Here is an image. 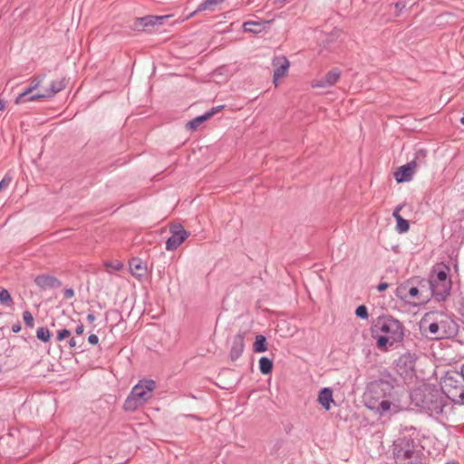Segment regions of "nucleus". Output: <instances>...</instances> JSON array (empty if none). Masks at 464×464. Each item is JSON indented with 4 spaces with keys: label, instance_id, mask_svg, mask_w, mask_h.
Wrapping results in <instances>:
<instances>
[{
    "label": "nucleus",
    "instance_id": "obj_1",
    "mask_svg": "<svg viewBox=\"0 0 464 464\" xmlns=\"http://www.w3.org/2000/svg\"><path fill=\"white\" fill-rule=\"evenodd\" d=\"M372 336L376 339L377 347L386 350L387 346H392L403 340V325L392 316L379 317L372 327Z\"/></svg>",
    "mask_w": 464,
    "mask_h": 464
},
{
    "label": "nucleus",
    "instance_id": "obj_2",
    "mask_svg": "<svg viewBox=\"0 0 464 464\" xmlns=\"http://www.w3.org/2000/svg\"><path fill=\"white\" fill-rule=\"evenodd\" d=\"M393 454L397 464H423V449L418 440L411 438L399 439Z\"/></svg>",
    "mask_w": 464,
    "mask_h": 464
},
{
    "label": "nucleus",
    "instance_id": "obj_3",
    "mask_svg": "<svg viewBox=\"0 0 464 464\" xmlns=\"http://www.w3.org/2000/svg\"><path fill=\"white\" fill-rule=\"evenodd\" d=\"M445 397L443 392L433 389L416 391L412 394V398L417 401L416 404L432 417H437L444 412V409L449 405Z\"/></svg>",
    "mask_w": 464,
    "mask_h": 464
},
{
    "label": "nucleus",
    "instance_id": "obj_4",
    "mask_svg": "<svg viewBox=\"0 0 464 464\" xmlns=\"http://www.w3.org/2000/svg\"><path fill=\"white\" fill-rule=\"evenodd\" d=\"M435 315L436 318L430 322V314H426L420 323V328L426 331V324H428L427 330L430 334L431 338L438 340L450 338L456 334L458 326L450 317L438 314Z\"/></svg>",
    "mask_w": 464,
    "mask_h": 464
},
{
    "label": "nucleus",
    "instance_id": "obj_5",
    "mask_svg": "<svg viewBox=\"0 0 464 464\" xmlns=\"http://www.w3.org/2000/svg\"><path fill=\"white\" fill-rule=\"evenodd\" d=\"M156 382L150 379L140 380L126 398L123 409L126 411H135L142 407L152 397Z\"/></svg>",
    "mask_w": 464,
    "mask_h": 464
},
{
    "label": "nucleus",
    "instance_id": "obj_6",
    "mask_svg": "<svg viewBox=\"0 0 464 464\" xmlns=\"http://www.w3.org/2000/svg\"><path fill=\"white\" fill-rule=\"evenodd\" d=\"M441 391L451 401L464 404V377L460 372H448L441 381Z\"/></svg>",
    "mask_w": 464,
    "mask_h": 464
},
{
    "label": "nucleus",
    "instance_id": "obj_7",
    "mask_svg": "<svg viewBox=\"0 0 464 464\" xmlns=\"http://www.w3.org/2000/svg\"><path fill=\"white\" fill-rule=\"evenodd\" d=\"M393 390L392 385L383 380H378L375 382H372L368 386V392L366 396H369L371 399L374 401V402H377V401L381 398H386L387 396H390Z\"/></svg>",
    "mask_w": 464,
    "mask_h": 464
},
{
    "label": "nucleus",
    "instance_id": "obj_8",
    "mask_svg": "<svg viewBox=\"0 0 464 464\" xmlns=\"http://www.w3.org/2000/svg\"><path fill=\"white\" fill-rule=\"evenodd\" d=\"M171 237L166 241L168 251L176 250L188 237V233L180 224H174L169 228Z\"/></svg>",
    "mask_w": 464,
    "mask_h": 464
},
{
    "label": "nucleus",
    "instance_id": "obj_9",
    "mask_svg": "<svg viewBox=\"0 0 464 464\" xmlns=\"http://www.w3.org/2000/svg\"><path fill=\"white\" fill-rule=\"evenodd\" d=\"M67 84V80L65 77H58L52 81L50 83V86L44 90L43 93H35L32 94V96L28 99L29 101H36L39 99H44V98H52L56 93L63 91Z\"/></svg>",
    "mask_w": 464,
    "mask_h": 464
},
{
    "label": "nucleus",
    "instance_id": "obj_10",
    "mask_svg": "<svg viewBox=\"0 0 464 464\" xmlns=\"http://www.w3.org/2000/svg\"><path fill=\"white\" fill-rule=\"evenodd\" d=\"M272 65L274 66L273 82L277 85L279 79L287 73L290 63L285 56H276Z\"/></svg>",
    "mask_w": 464,
    "mask_h": 464
},
{
    "label": "nucleus",
    "instance_id": "obj_11",
    "mask_svg": "<svg viewBox=\"0 0 464 464\" xmlns=\"http://www.w3.org/2000/svg\"><path fill=\"white\" fill-rule=\"evenodd\" d=\"M45 74L36 75L30 80V84L27 86L15 99V103L20 104L24 102H30L28 99L32 96V92L35 91L44 82Z\"/></svg>",
    "mask_w": 464,
    "mask_h": 464
},
{
    "label": "nucleus",
    "instance_id": "obj_12",
    "mask_svg": "<svg viewBox=\"0 0 464 464\" xmlns=\"http://www.w3.org/2000/svg\"><path fill=\"white\" fill-rule=\"evenodd\" d=\"M417 164L415 160H411L405 165L401 166L398 170L394 173V178L398 183L408 182L411 180L415 171Z\"/></svg>",
    "mask_w": 464,
    "mask_h": 464
},
{
    "label": "nucleus",
    "instance_id": "obj_13",
    "mask_svg": "<svg viewBox=\"0 0 464 464\" xmlns=\"http://www.w3.org/2000/svg\"><path fill=\"white\" fill-rule=\"evenodd\" d=\"M429 286L431 294L438 301L445 300L450 295L451 283H442L439 281H429Z\"/></svg>",
    "mask_w": 464,
    "mask_h": 464
},
{
    "label": "nucleus",
    "instance_id": "obj_14",
    "mask_svg": "<svg viewBox=\"0 0 464 464\" xmlns=\"http://www.w3.org/2000/svg\"><path fill=\"white\" fill-rule=\"evenodd\" d=\"M245 349V334L238 333L232 339L231 349L229 353L232 361L237 360L243 353Z\"/></svg>",
    "mask_w": 464,
    "mask_h": 464
},
{
    "label": "nucleus",
    "instance_id": "obj_15",
    "mask_svg": "<svg viewBox=\"0 0 464 464\" xmlns=\"http://www.w3.org/2000/svg\"><path fill=\"white\" fill-rule=\"evenodd\" d=\"M34 283L41 290L58 288L62 285L56 277L46 274L36 276Z\"/></svg>",
    "mask_w": 464,
    "mask_h": 464
},
{
    "label": "nucleus",
    "instance_id": "obj_16",
    "mask_svg": "<svg viewBox=\"0 0 464 464\" xmlns=\"http://www.w3.org/2000/svg\"><path fill=\"white\" fill-rule=\"evenodd\" d=\"M222 108H223V105L213 107L209 111H206L203 115L198 116V117L194 118L193 120L189 121L187 123V127L192 130H196L205 121L210 119L213 115H215L217 112L221 111Z\"/></svg>",
    "mask_w": 464,
    "mask_h": 464
},
{
    "label": "nucleus",
    "instance_id": "obj_17",
    "mask_svg": "<svg viewBox=\"0 0 464 464\" xmlns=\"http://www.w3.org/2000/svg\"><path fill=\"white\" fill-rule=\"evenodd\" d=\"M340 78V71L334 69L329 71L325 76L313 84L314 87L325 88L333 86Z\"/></svg>",
    "mask_w": 464,
    "mask_h": 464
},
{
    "label": "nucleus",
    "instance_id": "obj_18",
    "mask_svg": "<svg viewBox=\"0 0 464 464\" xmlns=\"http://www.w3.org/2000/svg\"><path fill=\"white\" fill-rule=\"evenodd\" d=\"M317 400L325 411H329L331 409V403H334L332 389L328 387L323 388L319 392Z\"/></svg>",
    "mask_w": 464,
    "mask_h": 464
},
{
    "label": "nucleus",
    "instance_id": "obj_19",
    "mask_svg": "<svg viewBox=\"0 0 464 464\" xmlns=\"http://www.w3.org/2000/svg\"><path fill=\"white\" fill-rule=\"evenodd\" d=\"M269 23V21H246L243 23L242 27L245 32L259 34L266 29Z\"/></svg>",
    "mask_w": 464,
    "mask_h": 464
},
{
    "label": "nucleus",
    "instance_id": "obj_20",
    "mask_svg": "<svg viewBox=\"0 0 464 464\" xmlns=\"http://www.w3.org/2000/svg\"><path fill=\"white\" fill-rule=\"evenodd\" d=\"M161 19H162V17H159V16L141 17V18L138 19V21L136 23V28L145 29V28H148L149 26H153Z\"/></svg>",
    "mask_w": 464,
    "mask_h": 464
},
{
    "label": "nucleus",
    "instance_id": "obj_21",
    "mask_svg": "<svg viewBox=\"0 0 464 464\" xmlns=\"http://www.w3.org/2000/svg\"><path fill=\"white\" fill-rule=\"evenodd\" d=\"M130 269L133 276H142L145 272V266L140 259L134 258L130 262Z\"/></svg>",
    "mask_w": 464,
    "mask_h": 464
},
{
    "label": "nucleus",
    "instance_id": "obj_22",
    "mask_svg": "<svg viewBox=\"0 0 464 464\" xmlns=\"http://www.w3.org/2000/svg\"><path fill=\"white\" fill-rule=\"evenodd\" d=\"M391 405L392 404L388 400L383 399L377 404H376V402H373L372 404H369L368 407L371 409H375L379 414L384 415L386 412H388L391 410Z\"/></svg>",
    "mask_w": 464,
    "mask_h": 464
},
{
    "label": "nucleus",
    "instance_id": "obj_23",
    "mask_svg": "<svg viewBox=\"0 0 464 464\" xmlns=\"http://www.w3.org/2000/svg\"><path fill=\"white\" fill-rule=\"evenodd\" d=\"M225 0H204L196 9V12H202V11H215L216 6L221 3H223Z\"/></svg>",
    "mask_w": 464,
    "mask_h": 464
},
{
    "label": "nucleus",
    "instance_id": "obj_24",
    "mask_svg": "<svg viewBox=\"0 0 464 464\" xmlns=\"http://www.w3.org/2000/svg\"><path fill=\"white\" fill-rule=\"evenodd\" d=\"M253 350L256 353H264L267 351L266 339L264 335H256L253 344Z\"/></svg>",
    "mask_w": 464,
    "mask_h": 464
},
{
    "label": "nucleus",
    "instance_id": "obj_25",
    "mask_svg": "<svg viewBox=\"0 0 464 464\" xmlns=\"http://www.w3.org/2000/svg\"><path fill=\"white\" fill-rule=\"evenodd\" d=\"M273 368V362L267 357H261L259 359V370L263 374H268Z\"/></svg>",
    "mask_w": 464,
    "mask_h": 464
},
{
    "label": "nucleus",
    "instance_id": "obj_26",
    "mask_svg": "<svg viewBox=\"0 0 464 464\" xmlns=\"http://www.w3.org/2000/svg\"><path fill=\"white\" fill-rule=\"evenodd\" d=\"M407 290H408V282H404L402 284H401L397 288H396V291H395V295L408 303V295H407Z\"/></svg>",
    "mask_w": 464,
    "mask_h": 464
},
{
    "label": "nucleus",
    "instance_id": "obj_27",
    "mask_svg": "<svg viewBox=\"0 0 464 464\" xmlns=\"http://www.w3.org/2000/svg\"><path fill=\"white\" fill-rule=\"evenodd\" d=\"M408 303H412L415 299H420V290L418 287L411 285V284L408 281Z\"/></svg>",
    "mask_w": 464,
    "mask_h": 464
},
{
    "label": "nucleus",
    "instance_id": "obj_28",
    "mask_svg": "<svg viewBox=\"0 0 464 464\" xmlns=\"http://www.w3.org/2000/svg\"><path fill=\"white\" fill-rule=\"evenodd\" d=\"M0 303L6 306H11L13 304V299L9 291L3 287H0Z\"/></svg>",
    "mask_w": 464,
    "mask_h": 464
},
{
    "label": "nucleus",
    "instance_id": "obj_29",
    "mask_svg": "<svg viewBox=\"0 0 464 464\" xmlns=\"http://www.w3.org/2000/svg\"><path fill=\"white\" fill-rule=\"evenodd\" d=\"M36 337L44 342L47 343L51 339V333L48 328L46 327H39L36 331Z\"/></svg>",
    "mask_w": 464,
    "mask_h": 464
},
{
    "label": "nucleus",
    "instance_id": "obj_30",
    "mask_svg": "<svg viewBox=\"0 0 464 464\" xmlns=\"http://www.w3.org/2000/svg\"><path fill=\"white\" fill-rule=\"evenodd\" d=\"M104 266H105V268H106L108 273H112L114 271H120L121 269H122L123 265L120 261H115V262L105 261L104 262Z\"/></svg>",
    "mask_w": 464,
    "mask_h": 464
},
{
    "label": "nucleus",
    "instance_id": "obj_31",
    "mask_svg": "<svg viewBox=\"0 0 464 464\" xmlns=\"http://www.w3.org/2000/svg\"><path fill=\"white\" fill-rule=\"evenodd\" d=\"M396 223V230L399 233H405L410 228L409 221L404 219L403 218H399Z\"/></svg>",
    "mask_w": 464,
    "mask_h": 464
},
{
    "label": "nucleus",
    "instance_id": "obj_32",
    "mask_svg": "<svg viewBox=\"0 0 464 464\" xmlns=\"http://www.w3.org/2000/svg\"><path fill=\"white\" fill-rule=\"evenodd\" d=\"M430 280L432 281H439L442 283H451L450 278L448 276V274L446 271L440 270L437 273V276L435 277L430 278Z\"/></svg>",
    "mask_w": 464,
    "mask_h": 464
},
{
    "label": "nucleus",
    "instance_id": "obj_33",
    "mask_svg": "<svg viewBox=\"0 0 464 464\" xmlns=\"http://www.w3.org/2000/svg\"><path fill=\"white\" fill-rule=\"evenodd\" d=\"M23 320L28 327H30V328L34 327V316L29 311H24L23 313Z\"/></svg>",
    "mask_w": 464,
    "mask_h": 464
},
{
    "label": "nucleus",
    "instance_id": "obj_34",
    "mask_svg": "<svg viewBox=\"0 0 464 464\" xmlns=\"http://www.w3.org/2000/svg\"><path fill=\"white\" fill-rule=\"evenodd\" d=\"M355 314L359 318L367 319L369 316L367 307L365 305H359L355 310Z\"/></svg>",
    "mask_w": 464,
    "mask_h": 464
},
{
    "label": "nucleus",
    "instance_id": "obj_35",
    "mask_svg": "<svg viewBox=\"0 0 464 464\" xmlns=\"http://www.w3.org/2000/svg\"><path fill=\"white\" fill-rule=\"evenodd\" d=\"M71 332L67 329H62L57 332V340L63 341L68 337H70Z\"/></svg>",
    "mask_w": 464,
    "mask_h": 464
},
{
    "label": "nucleus",
    "instance_id": "obj_36",
    "mask_svg": "<svg viewBox=\"0 0 464 464\" xmlns=\"http://www.w3.org/2000/svg\"><path fill=\"white\" fill-rule=\"evenodd\" d=\"M12 182V177L6 175L5 178L0 181V191L6 188Z\"/></svg>",
    "mask_w": 464,
    "mask_h": 464
},
{
    "label": "nucleus",
    "instance_id": "obj_37",
    "mask_svg": "<svg viewBox=\"0 0 464 464\" xmlns=\"http://www.w3.org/2000/svg\"><path fill=\"white\" fill-rule=\"evenodd\" d=\"M88 342L91 344L95 345L99 343V338L96 334H92L88 337Z\"/></svg>",
    "mask_w": 464,
    "mask_h": 464
},
{
    "label": "nucleus",
    "instance_id": "obj_38",
    "mask_svg": "<svg viewBox=\"0 0 464 464\" xmlns=\"http://www.w3.org/2000/svg\"><path fill=\"white\" fill-rule=\"evenodd\" d=\"M74 295V291L72 288H68L64 291V297L69 299Z\"/></svg>",
    "mask_w": 464,
    "mask_h": 464
},
{
    "label": "nucleus",
    "instance_id": "obj_39",
    "mask_svg": "<svg viewBox=\"0 0 464 464\" xmlns=\"http://www.w3.org/2000/svg\"><path fill=\"white\" fill-rule=\"evenodd\" d=\"M83 332H84V326H83V324H78V325H77V327H76V329H75V333H76V334L81 335V334H83Z\"/></svg>",
    "mask_w": 464,
    "mask_h": 464
},
{
    "label": "nucleus",
    "instance_id": "obj_40",
    "mask_svg": "<svg viewBox=\"0 0 464 464\" xmlns=\"http://www.w3.org/2000/svg\"><path fill=\"white\" fill-rule=\"evenodd\" d=\"M387 287H388V284H387V283H385V282H383V283H381V284H379V285H378V286H377V290H378L379 292H382V291H384Z\"/></svg>",
    "mask_w": 464,
    "mask_h": 464
},
{
    "label": "nucleus",
    "instance_id": "obj_41",
    "mask_svg": "<svg viewBox=\"0 0 464 464\" xmlns=\"http://www.w3.org/2000/svg\"><path fill=\"white\" fill-rule=\"evenodd\" d=\"M12 331H13L14 333H15V334H16V333H19V332L21 331V325H20V324H14V325L12 326Z\"/></svg>",
    "mask_w": 464,
    "mask_h": 464
},
{
    "label": "nucleus",
    "instance_id": "obj_42",
    "mask_svg": "<svg viewBox=\"0 0 464 464\" xmlns=\"http://www.w3.org/2000/svg\"><path fill=\"white\" fill-rule=\"evenodd\" d=\"M76 345H77V342H76V340H75L74 338H71V339L69 340V346H70L71 348H74Z\"/></svg>",
    "mask_w": 464,
    "mask_h": 464
},
{
    "label": "nucleus",
    "instance_id": "obj_43",
    "mask_svg": "<svg viewBox=\"0 0 464 464\" xmlns=\"http://www.w3.org/2000/svg\"><path fill=\"white\" fill-rule=\"evenodd\" d=\"M405 7L404 5H401V3L395 4V8L398 10V12H401Z\"/></svg>",
    "mask_w": 464,
    "mask_h": 464
},
{
    "label": "nucleus",
    "instance_id": "obj_44",
    "mask_svg": "<svg viewBox=\"0 0 464 464\" xmlns=\"http://www.w3.org/2000/svg\"><path fill=\"white\" fill-rule=\"evenodd\" d=\"M87 320L90 322V323H92L94 320H95V316L92 314H89L87 315Z\"/></svg>",
    "mask_w": 464,
    "mask_h": 464
},
{
    "label": "nucleus",
    "instance_id": "obj_45",
    "mask_svg": "<svg viewBox=\"0 0 464 464\" xmlns=\"http://www.w3.org/2000/svg\"><path fill=\"white\" fill-rule=\"evenodd\" d=\"M198 13V12H196V10H195V11H193L192 13H190L189 14H188V15L186 16V18H185V19H186V20L190 19L191 17H193L194 15H196Z\"/></svg>",
    "mask_w": 464,
    "mask_h": 464
},
{
    "label": "nucleus",
    "instance_id": "obj_46",
    "mask_svg": "<svg viewBox=\"0 0 464 464\" xmlns=\"http://www.w3.org/2000/svg\"><path fill=\"white\" fill-rule=\"evenodd\" d=\"M5 109V102L0 99V111H4Z\"/></svg>",
    "mask_w": 464,
    "mask_h": 464
},
{
    "label": "nucleus",
    "instance_id": "obj_47",
    "mask_svg": "<svg viewBox=\"0 0 464 464\" xmlns=\"http://www.w3.org/2000/svg\"><path fill=\"white\" fill-rule=\"evenodd\" d=\"M392 216L394 217V218L396 219V221L398 220L399 218H402L400 213H397V211H394L393 210V213H392Z\"/></svg>",
    "mask_w": 464,
    "mask_h": 464
},
{
    "label": "nucleus",
    "instance_id": "obj_48",
    "mask_svg": "<svg viewBox=\"0 0 464 464\" xmlns=\"http://www.w3.org/2000/svg\"><path fill=\"white\" fill-rule=\"evenodd\" d=\"M402 208V206L401 205H399L396 207V208L394 209V211H397V213H400V211L401 210Z\"/></svg>",
    "mask_w": 464,
    "mask_h": 464
},
{
    "label": "nucleus",
    "instance_id": "obj_49",
    "mask_svg": "<svg viewBox=\"0 0 464 464\" xmlns=\"http://www.w3.org/2000/svg\"><path fill=\"white\" fill-rule=\"evenodd\" d=\"M461 374H463V377H464V364L462 365L461 367V371H460Z\"/></svg>",
    "mask_w": 464,
    "mask_h": 464
},
{
    "label": "nucleus",
    "instance_id": "obj_50",
    "mask_svg": "<svg viewBox=\"0 0 464 464\" xmlns=\"http://www.w3.org/2000/svg\"><path fill=\"white\" fill-rule=\"evenodd\" d=\"M461 313L464 315V305H462V307H461Z\"/></svg>",
    "mask_w": 464,
    "mask_h": 464
},
{
    "label": "nucleus",
    "instance_id": "obj_51",
    "mask_svg": "<svg viewBox=\"0 0 464 464\" xmlns=\"http://www.w3.org/2000/svg\"><path fill=\"white\" fill-rule=\"evenodd\" d=\"M446 464H456V463H454V462H449V463H446Z\"/></svg>",
    "mask_w": 464,
    "mask_h": 464
}]
</instances>
